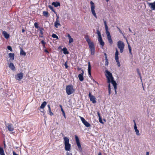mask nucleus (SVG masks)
Wrapping results in <instances>:
<instances>
[{
	"label": "nucleus",
	"mask_w": 155,
	"mask_h": 155,
	"mask_svg": "<svg viewBox=\"0 0 155 155\" xmlns=\"http://www.w3.org/2000/svg\"><path fill=\"white\" fill-rule=\"evenodd\" d=\"M104 24L105 27L106 32L107 36V38L110 45H111L113 43V41L112 39L110 34L108 28L107 24L106 21H104Z\"/></svg>",
	"instance_id": "obj_3"
},
{
	"label": "nucleus",
	"mask_w": 155,
	"mask_h": 155,
	"mask_svg": "<svg viewBox=\"0 0 155 155\" xmlns=\"http://www.w3.org/2000/svg\"><path fill=\"white\" fill-rule=\"evenodd\" d=\"M20 55L25 56L26 54V53L24 51L22 48H21V50L20 51Z\"/></svg>",
	"instance_id": "obj_29"
},
{
	"label": "nucleus",
	"mask_w": 155,
	"mask_h": 155,
	"mask_svg": "<svg viewBox=\"0 0 155 155\" xmlns=\"http://www.w3.org/2000/svg\"><path fill=\"white\" fill-rule=\"evenodd\" d=\"M108 89H111L110 85V83H109V84L108 85Z\"/></svg>",
	"instance_id": "obj_49"
},
{
	"label": "nucleus",
	"mask_w": 155,
	"mask_h": 155,
	"mask_svg": "<svg viewBox=\"0 0 155 155\" xmlns=\"http://www.w3.org/2000/svg\"><path fill=\"white\" fill-rule=\"evenodd\" d=\"M135 132H136V135L137 136H140V134L139 133V130L137 129V130H135Z\"/></svg>",
	"instance_id": "obj_35"
},
{
	"label": "nucleus",
	"mask_w": 155,
	"mask_h": 155,
	"mask_svg": "<svg viewBox=\"0 0 155 155\" xmlns=\"http://www.w3.org/2000/svg\"><path fill=\"white\" fill-rule=\"evenodd\" d=\"M137 71L138 73L139 74V75L140 76V78H141V76L140 73V71H139V69L138 68H137Z\"/></svg>",
	"instance_id": "obj_44"
},
{
	"label": "nucleus",
	"mask_w": 155,
	"mask_h": 155,
	"mask_svg": "<svg viewBox=\"0 0 155 155\" xmlns=\"http://www.w3.org/2000/svg\"><path fill=\"white\" fill-rule=\"evenodd\" d=\"M48 113L51 116L54 115L53 113L51 112V109L48 110Z\"/></svg>",
	"instance_id": "obj_30"
},
{
	"label": "nucleus",
	"mask_w": 155,
	"mask_h": 155,
	"mask_svg": "<svg viewBox=\"0 0 155 155\" xmlns=\"http://www.w3.org/2000/svg\"><path fill=\"white\" fill-rule=\"evenodd\" d=\"M117 45L118 48L120 49V52L122 53L125 46L124 43L120 41H119L117 42Z\"/></svg>",
	"instance_id": "obj_7"
},
{
	"label": "nucleus",
	"mask_w": 155,
	"mask_h": 155,
	"mask_svg": "<svg viewBox=\"0 0 155 155\" xmlns=\"http://www.w3.org/2000/svg\"><path fill=\"white\" fill-rule=\"evenodd\" d=\"M66 155H70V154L69 153L67 152L66 153Z\"/></svg>",
	"instance_id": "obj_58"
},
{
	"label": "nucleus",
	"mask_w": 155,
	"mask_h": 155,
	"mask_svg": "<svg viewBox=\"0 0 155 155\" xmlns=\"http://www.w3.org/2000/svg\"><path fill=\"white\" fill-rule=\"evenodd\" d=\"M43 47L44 48H45V45L44 46L43 45Z\"/></svg>",
	"instance_id": "obj_59"
},
{
	"label": "nucleus",
	"mask_w": 155,
	"mask_h": 155,
	"mask_svg": "<svg viewBox=\"0 0 155 155\" xmlns=\"http://www.w3.org/2000/svg\"><path fill=\"white\" fill-rule=\"evenodd\" d=\"M47 106L48 107V109H51V108L50 107V106L49 104H48Z\"/></svg>",
	"instance_id": "obj_54"
},
{
	"label": "nucleus",
	"mask_w": 155,
	"mask_h": 155,
	"mask_svg": "<svg viewBox=\"0 0 155 155\" xmlns=\"http://www.w3.org/2000/svg\"><path fill=\"white\" fill-rule=\"evenodd\" d=\"M77 145L78 148L79 149H80L81 148V144L80 142L76 143Z\"/></svg>",
	"instance_id": "obj_37"
},
{
	"label": "nucleus",
	"mask_w": 155,
	"mask_h": 155,
	"mask_svg": "<svg viewBox=\"0 0 155 155\" xmlns=\"http://www.w3.org/2000/svg\"><path fill=\"white\" fill-rule=\"evenodd\" d=\"M98 155H102V154L101 152H99L98 153Z\"/></svg>",
	"instance_id": "obj_55"
},
{
	"label": "nucleus",
	"mask_w": 155,
	"mask_h": 155,
	"mask_svg": "<svg viewBox=\"0 0 155 155\" xmlns=\"http://www.w3.org/2000/svg\"><path fill=\"white\" fill-rule=\"evenodd\" d=\"M67 63L68 62L66 61L65 62V63L64 64V65L65 66V68L66 69H67L68 67V66L67 65Z\"/></svg>",
	"instance_id": "obj_41"
},
{
	"label": "nucleus",
	"mask_w": 155,
	"mask_h": 155,
	"mask_svg": "<svg viewBox=\"0 0 155 155\" xmlns=\"http://www.w3.org/2000/svg\"><path fill=\"white\" fill-rule=\"evenodd\" d=\"M59 106H60V108H61V109H62V108H62V105H59Z\"/></svg>",
	"instance_id": "obj_56"
},
{
	"label": "nucleus",
	"mask_w": 155,
	"mask_h": 155,
	"mask_svg": "<svg viewBox=\"0 0 155 155\" xmlns=\"http://www.w3.org/2000/svg\"><path fill=\"white\" fill-rule=\"evenodd\" d=\"M133 121H134V129L135 130L137 129V126L136 124V123L135 122V120H134Z\"/></svg>",
	"instance_id": "obj_40"
},
{
	"label": "nucleus",
	"mask_w": 155,
	"mask_h": 155,
	"mask_svg": "<svg viewBox=\"0 0 155 155\" xmlns=\"http://www.w3.org/2000/svg\"><path fill=\"white\" fill-rule=\"evenodd\" d=\"M44 51L45 52L49 54V52L48 51V50L47 49H45L44 50Z\"/></svg>",
	"instance_id": "obj_48"
},
{
	"label": "nucleus",
	"mask_w": 155,
	"mask_h": 155,
	"mask_svg": "<svg viewBox=\"0 0 155 155\" xmlns=\"http://www.w3.org/2000/svg\"><path fill=\"white\" fill-rule=\"evenodd\" d=\"M8 56L9 58H10L11 59L13 60L14 59V54L10 53L8 54Z\"/></svg>",
	"instance_id": "obj_27"
},
{
	"label": "nucleus",
	"mask_w": 155,
	"mask_h": 155,
	"mask_svg": "<svg viewBox=\"0 0 155 155\" xmlns=\"http://www.w3.org/2000/svg\"><path fill=\"white\" fill-rule=\"evenodd\" d=\"M47 102L46 101L43 102L41 104V106H40V108L41 109H44L45 106L47 104Z\"/></svg>",
	"instance_id": "obj_25"
},
{
	"label": "nucleus",
	"mask_w": 155,
	"mask_h": 155,
	"mask_svg": "<svg viewBox=\"0 0 155 155\" xmlns=\"http://www.w3.org/2000/svg\"><path fill=\"white\" fill-rule=\"evenodd\" d=\"M52 37L54 38H56V39H58V37L57 35L56 34H53L52 35Z\"/></svg>",
	"instance_id": "obj_32"
},
{
	"label": "nucleus",
	"mask_w": 155,
	"mask_h": 155,
	"mask_svg": "<svg viewBox=\"0 0 155 155\" xmlns=\"http://www.w3.org/2000/svg\"><path fill=\"white\" fill-rule=\"evenodd\" d=\"M2 34L4 37L6 39H8L9 37V35L5 31H3Z\"/></svg>",
	"instance_id": "obj_15"
},
{
	"label": "nucleus",
	"mask_w": 155,
	"mask_h": 155,
	"mask_svg": "<svg viewBox=\"0 0 155 155\" xmlns=\"http://www.w3.org/2000/svg\"><path fill=\"white\" fill-rule=\"evenodd\" d=\"M103 20H104V21H105L104 20V19H103Z\"/></svg>",
	"instance_id": "obj_62"
},
{
	"label": "nucleus",
	"mask_w": 155,
	"mask_h": 155,
	"mask_svg": "<svg viewBox=\"0 0 155 155\" xmlns=\"http://www.w3.org/2000/svg\"><path fill=\"white\" fill-rule=\"evenodd\" d=\"M117 28L118 30L119 31V32L121 33V34H122V31L120 29V28L118 27H117Z\"/></svg>",
	"instance_id": "obj_46"
},
{
	"label": "nucleus",
	"mask_w": 155,
	"mask_h": 155,
	"mask_svg": "<svg viewBox=\"0 0 155 155\" xmlns=\"http://www.w3.org/2000/svg\"><path fill=\"white\" fill-rule=\"evenodd\" d=\"M85 38L88 45L91 55H94L95 52V46L94 42L91 41L89 38V36L88 35H86Z\"/></svg>",
	"instance_id": "obj_2"
},
{
	"label": "nucleus",
	"mask_w": 155,
	"mask_h": 155,
	"mask_svg": "<svg viewBox=\"0 0 155 155\" xmlns=\"http://www.w3.org/2000/svg\"><path fill=\"white\" fill-rule=\"evenodd\" d=\"M146 155H149V152H147L146 153Z\"/></svg>",
	"instance_id": "obj_57"
},
{
	"label": "nucleus",
	"mask_w": 155,
	"mask_h": 155,
	"mask_svg": "<svg viewBox=\"0 0 155 155\" xmlns=\"http://www.w3.org/2000/svg\"><path fill=\"white\" fill-rule=\"evenodd\" d=\"M63 53L64 54H68L69 53V52L67 51V49L66 48H64L62 49Z\"/></svg>",
	"instance_id": "obj_24"
},
{
	"label": "nucleus",
	"mask_w": 155,
	"mask_h": 155,
	"mask_svg": "<svg viewBox=\"0 0 155 155\" xmlns=\"http://www.w3.org/2000/svg\"><path fill=\"white\" fill-rule=\"evenodd\" d=\"M64 148L67 151H69L71 150V145L69 143V139L67 137H64L63 138Z\"/></svg>",
	"instance_id": "obj_4"
},
{
	"label": "nucleus",
	"mask_w": 155,
	"mask_h": 155,
	"mask_svg": "<svg viewBox=\"0 0 155 155\" xmlns=\"http://www.w3.org/2000/svg\"><path fill=\"white\" fill-rule=\"evenodd\" d=\"M88 96L90 101H92L93 103L95 104L96 103V98L94 96L91 95L90 92H89V93Z\"/></svg>",
	"instance_id": "obj_8"
},
{
	"label": "nucleus",
	"mask_w": 155,
	"mask_h": 155,
	"mask_svg": "<svg viewBox=\"0 0 155 155\" xmlns=\"http://www.w3.org/2000/svg\"><path fill=\"white\" fill-rule=\"evenodd\" d=\"M0 154L1 155H5L3 148L0 147Z\"/></svg>",
	"instance_id": "obj_28"
},
{
	"label": "nucleus",
	"mask_w": 155,
	"mask_h": 155,
	"mask_svg": "<svg viewBox=\"0 0 155 155\" xmlns=\"http://www.w3.org/2000/svg\"><path fill=\"white\" fill-rule=\"evenodd\" d=\"M9 68L12 70H14L15 68V67L12 63H10L9 65Z\"/></svg>",
	"instance_id": "obj_22"
},
{
	"label": "nucleus",
	"mask_w": 155,
	"mask_h": 155,
	"mask_svg": "<svg viewBox=\"0 0 155 155\" xmlns=\"http://www.w3.org/2000/svg\"><path fill=\"white\" fill-rule=\"evenodd\" d=\"M99 121L102 124H104L101 117H100V118H99Z\"/></svg>",
	"instance_id": "obj_45"
},
{
	"label": "nucleus",
	"mask_w": 155,
	"mask_h": 155,
	"mask_svg": "<svg viewBox=\"0 0 155 155\" xmlns=\"http://www.w3.org/2000/svg\"><path fill=\"white\" fill-rule=\"evenodd\" d=\"M8 130L10 131H13L14 130L12 125L11 124H8Z\"/></svg>",
	"instance_id": "obj_19"
},
{
	"label": "nucleus",
	"mask_w": 155,
	"mask_h": 155,
	"mask_svg": "<svg viewBox=\"0 0 155 155\" xmlns=\"http://www.w3.org/2000/svg\"><path fill=\"white\" fill-rule=\"evenodd\" d=\"M43 15L46 18H48L49 16V13L47 11H43Z\"/></svg>",
	"instance_id": "obj_23"
},
{
	"label": "nucleus",
	"mask_w": 155,
	"mask_h": 155,
	"mask_svg": "<svg viewBox=\"0 0 155 155\" xmlns=\"http://www.w3.org/2000/svg\"><path fill=\"white\" fill-rule=\"evenodd\" d=\"M41 44H42V45H43L44 46L45 45V44H46V42L44 41V40H42L41 41Z\"/></svg>",
	"instance_id": "obj_42"
},
{
	"label": "nucleus",
	"mask_w": 155,
	"mask_h": 155,
	"mask_svg": "<svg viewBox=\"0 0 155 155\" xmlns=\"http://www.w3.org/2000/svg\"><path fill=\"white\" fill-rule=\"evenodd\" d=\"M129 30L130 31H131V30H130V28H129Z\"/></svg>",
	"instance_id": "obj_61"
},
{
	"label": "nucleus",
	"mask_w": 155,
	"mask_h": 155,
	"mask_svg": "<svg viewBox=\"0 0 155 155\" xmlns=\"http://www.w3.org/2000/svg\"><path fill=\"white\" fill-rule=\"evenodd\" d=\"M39 30V36L41 38H43V31L44 30V29L43 28H40Z\"/></svg>",
	"instance_id": "obj_16"
},
{
	"label": "nucleus",
	"mask_w": 155,
	"mask_h": 155,
	"mask_svg": "<svg viewBox=\"0 0 155 155\" xmlns=\"http://www.w3.org/2000/svg\"><path fill=\"white\" fill-rule=\"evenodd\" d=\"M97 114H98V115L99 118H100V117H101L100 115V113H99V112H97Z\"/></svg>",
	"instance_id": "obj_51"
},
{
	"label": "nucleus",
	"mask_w": 155,
	"mask_h": 155,
	"mask_svg": "<svg viewBox=\"0 0 155 155\" xmlns=\"http://www.w3.org/2000/svg\"><path fill=\"white\" fill-rule=\"evenodd\" d=\"M90 4L91 5V11L92 12V14L96 18H97V16L96 15V13L95 11V5L94 3L92 1L90 2Z\"/></svg>",
	"instance_id": "obj_6"
},
{
	"label": "nucleus",
	"mask_w": 155,
	"mask_h": 155,
	"mask_svg": "<svg viewBox=\"0 0 155 155\" xmlns=\"http://www.w3.org/2000/svg\"><path fill=\"white\" fill-rule=\"evenodd\" d=\"M67 37H68L69 39V44H71L74 41V40L72 38H71V35L70 34H68L67 35Z\"/></svg>",
	"instance_id": "obj_20"
},
{
	"label": "nucleus",
	"mask_w": 155,
	"mask_h": 155,
	"mask_svg": "<svg viewBox=\"0 0 155 155\" xmlns=\"http://www.w3.org/2000/svg\"><path fill=\"white\" fill-rule=\"evenodd\" d=\"M25 30L24 29H22V33H24L25 32Z\"/></svg>",
	"instance_id": "obj_53"
},
{
	"label": "nucleus",
	"mask_w": 155,
	"mask_h": 155,
	"mask_svg": "<svg viewBox=\"0 0 155 155\" xmlns=\"http://www.w3.org/2000/svg\"><path fill=\"white\" fill-rule=\"evenodd\" d=\"M117 63V65L118 67H120V64L119 62V59H118V61H116Z\"/></svg>",
	"instance_id": "obj_47"
},
{
	"label": "nucleus",
	"mask_w": 155,
	"mask_h": 155,
	"mask_svg": "<svg viewBox=\"0 0 155 155\" xmlns=\"http://www.w3.org/2000/svg\"><path fill=\"white\" fill-rule=\"evenodd\" d=\"M104 54L106 56V57H105L106 61H105V65L107 66L108 64V59H107V57L106 56V53H105Z\"/></svg>",
	"instance_id": "obj_31"
},
{
	"label": "nucleus",
	"mask_w": 155,
	"mask_h": 155,
	"mask_svg": "<svg viewBox=\"0 0 155 155\" xmlns=\"http://www.w3.org/2000/svg\"><path fill=\"white\" fill-rule=\"evenodd\" d=\"M81 72H82L81 73V74H79V75H78V77L79 78V80L80 81H82L84 80V77H83V75L84 73V71L83 70H81Z\"/></svg>",
	"instance_id": "obj_11"
},
{
	"label": "nucleus",
	"mask_w": 155,
	"mask_h": 155,
	"mask_svg": "<svg viewBox=\"0 0 155 155\" xmlns=\"http://www.w3.org/2000/svg\"><path fill=\"white\" fill-rule=\"evenodd\" d=\"M52 5H54L55 7H57L58 6H60V2H54L52 3Z\"/></svg>",
	"instance_id": "obj_21"
},
{
	"label": "nucleus",
	"mask_w": 155,
	"mask_h": 155,
	"mask_svg": "<svg viewBox=\"0 0 155 155\" xmlns=\"http://www.w3.org/2000/svg\"><path fill=\"white\" fill-rule=\"evenodd\" d=\"M66 91L67 94L70 95L74 92L75 89L72 85H68L66 86Z\"/></svg>",
	"instance_id": "obj_5"
},
{
	"label": "nucleus",
	"mask_w": 155,
	"mask_h": 155,
	"mask_svg": "<svg viewBox=\"0 0 155 155\" xmlns=\"http://www.w3.org/2000/svg\"><path fill=\"white\" fill-rule=\"evenodd\" d=\"M148 5L152 10H155V2L153 3H148Z\"/></svg>",
	"instance_id": "obj_13"
},
{
	"label": "nucleus",
	"mask_w": 155,
	"mask_h": 155,
	"mask_svg": "<svg viewBox=\"0 0 155 155\" xmlns=\"http://www.w3.org/2000/svg\"><path fill=\"white\" fill-rule=\"evenodd\" d=\"M56 16L57 17V18H56V21L54 22V26L56 28H58V26H61V25L59 21V17L58 16L57 14H56Z\"/></svg>",
	"instance_id": "obj_10"
},
{
	"label": "nucleus",
	"mask_w": 155,
	"mask_h": 155,
	"mask_svg": "<svg viewBox=\"0 0 155 155\" xmlns=\"http://www.w3.org/2000/svg\"><path fill=\"white\" fill-rule=\"evenodd\" d=\"M119 52L117 48H116V52L115 53V59L116 61H118Z\"/></svg>",
	"instance_id": "obj_18"
},
{
	"label": "nucleus",
	"mask_w": 155,
	"mask_h": 155,
	"mask_svg": "<svg viewBox=\"0 0 155 155\" xmlns=\"http://www.w3.org/2000/svg\"><path fill=\"white\" fill-rule=\"evenodd\" d=\"M106 73L105 75L107 79V82L108 83L110 82L113 85L115 94H117V84L116 81L114 80V78L112 74L108 70H107L105 71Z\"/></svg>",
	"instance_id": "obj_1"
},
{
	"label": "nucleus",
	"mask_w": 155,
	"mask_h": 155,
	"mask_svg": "<svg viewBox=\"0 0 155 155\" xmlns=\"http://www.w3.org/2000/svg\"><path fill=\"white\" fill-rule=\"evenodd\" d=\"M107 2H108V1H109V0H105Z\"/></svg>",
	"instance_id": "obj_60"
},
{
	"label": "nucleus",
	"mask_w": 155,
	"mask_h": 155,
	"mask_svg": "<svg viewBox=\"0 0 155 155\" xmlns=\"http://www.w3.org/2000/svg\"><path fill=\"white\" fill-rule=\"evenodd\" d=\"M97 34L98 36V38H99L100 37H101V33L100 31L98 29H97Z\"/></svg>",
	"instance_id": "obj_34"
},
{
	"label": "nucleus",
	"mask_w": 155,
	"mask_h": 155,
	"mask_svg": "<svg viewBox=\"0 0 155 155\" xmlns=\"http://www.w3.org/2000/svg\"><path fill=\"white\" fill-rule=\"evenodd\" d=\"M128 48L129 49V53H130V54L131 55H132V53L131 52V47H130V45H128Z\"/></svg>",
	"instance_id": "obj_33"
},
{
	"label": "nucleus",
	"mask_w": 155,
	"mask_h": 155,
	"mask_svg": "<svg viewBox=\"0 0 155 155\" xmlns=\"http://www.w3.org/2000/svg\"><path fill=\"white\" fill-rule=\"evenodd\" d=\"M75 140H76V143L80 142L79 138H78V137L77 135H75Z\"/></svg>",
	"instance_id": "obj_36"
},
{
	"label": "nucleus",
	"mask_w": 155,
	"mask_h": 155,
	"mask_svg": "<svg viewBox=\"0 0 155 155\" xmlns=\"http://www.w3.org/2000/svg\"><path fill=\"white\" fill-rule=\"evenodd\" d=\"M98 40L100 43V45L102 46H103L104 45V43L103 41L102 38L101 37H100L98 38Z\"/></svg>",
	"instance_id": "obj_17"
},
{
	"label": "nucleus",
	"mask_w": 155,
	"mask_h": 155,
	"mask_svg": "<svg viewBox=\"0 0 155 155\" xmlns=\"http://www.w3.org/2000/svg\"><path fill=\"white\" fill-rule=\"evenodd\" d=\"M48 8H50L56 14H57V12H55V11L54 10V8L53 7L51 6V5H49L48 6Z\"/></svg>",
	"instance_id": "obj_26"
},
{
	"label": "nucleus",
	"mask_w": 155,
	"mask_h": 155,
	"mask_svg": "<svg viewBox=\"0 0 155 155\" xmlns=\"http://www.w3.org/2000/svg\"><path fill=\"white\" fill-rule=\"evenodd\" d=\"M61 110L62 113L64 117V118H66V115L65 114V112H64V110L62 108Z\"/></svg>",
	"instance_id": "obj_38"
},
{
	"label": "nucleus",
	"mask_w": 155,
	"mask_h": 155,
	"mask_svg": "<svg viewBox=\"0 0 155 155\" xmlns=\"http://www.w3.org/2000/svg\"><path fill=\"white\" fill-rule=\"evenodd\" d=\"M109 94L110 95L111 93V89H108Z\"/></svg>",
	"instance_id": "obj_52"
},
{
	"label": "nucleus",
	"mask_w": 155,
	"mask_h": 155,
	"mask_svg": "<svg viewBox=\"0 0 155 155\" xmlns=\"http://www.w3.org/2000/svg\"><path fill=\"white\" fill-rule=\"evenodd\" d=\"M81 120L84 125L87 127H89L91 126V124L83 117H80Z\"/></svg>",
	"instance_id": "obj_9"
},
{
	"label": "nucleus",
	"mask_w": 155,
	"mask_h": 155,
	"mask_svg": "<svg viewBox=\"0 0 155 155\" xmlns=\"http://www.w3.org/2000/svg\"><path fill=\"white\" fill-rule=\"evenodd\" d=\"M13 155H18V154L15 153L14 151H13Z\"/></svg>",
	"instance_id": "obj_50"
},
{
	"label": "nucleus",
	"mask_w": 155,
	"mask_h": 155,
	"mask_svg": "<svg viewBox=\"0 0 155 155\" xmlns=\"http://www.w3.org/2000/svg\"><path fill=\"white\" fill-rule=\"evenodd\" d=\"M23 76V74L22 72L18 74L17 75V80L20 81L22 78Z\"/></svg>",
	"instance_id": "obj_12"
},
{
	"label": "nucleus",
	"mask_w": 155,
	"mask_h": 155,
	"mask_svg": "<svg viewBox=\"0 0 155 155\" xmlns=\"http://www.w3.org/2000/svg\"><path fill=\"white\" fill-rule=\"evenodd\" d=\"M91 68L90 62L88 63V75L90 77H91Z\"/></svg>",
	"instance_id": "obj_14"
},
{
	"label": "nucleus",
	"mask_w": 155,
	"mask_h": 155,
	"mask_svg": "<svg viewBox=\"0 0 155 155\" xmlns=\"http://www.w3.org/2000/svg\"><path fill=\"white\" fill-rule=\"evenodd\" d=\"M34 25L36 28H38V24L37 22H35Z\"/></svg>",
	"instance_id": "obj_39"
},
{
	"label": "nucleus",
	"mask_w": 155,
	"mask_h": 155,
	"mask_svg": "<svg viewBox=\"0 0 155 155\" xmlns=\"http://www.w3.org/2000/svg\"><path fill=\"white\" fill-rule=\"evenodd\" d=\"M7 48L8 50H9L11 51H12V50L11 46H9L7 47Z\"/></svg>",
	"instance_id": "obj_43"
}]
</instances>
